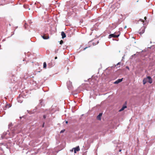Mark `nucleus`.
Here are the masks:
<instances>
[{
  "mask_svg": "<svg viewBox=\"0 0 155 155\" xmlns=\"http://www.w3.org/2000/svg\"><path fill=\"white\" fill-rule=\"evenodd\" d=\"M102 114L100 113L97 116V119L100 120H101V117L102 116Z\"/></svg>",
  "mask_w": 155,
  "mask_h": 155,
  "instance_id": "obj_12",
  "label": "nucleus"
},
{
  "mask_svg": "<svg viewBox=\"0 0 155 155\" xmlns=\"http://www.w3.org/2000/svg\"><path fill=\"white\" fill-rule=\"evenodd\" d=\"M11 105L10 104H7L6 105L5 107L4 108V109L5 110H6L7 108H9L11 107Z\"/></svg>",
  "mask_w": 155,
  "mask_h": 155,
  "instance_id": "obj_10",
  "label": "nucleus"
},
{
  "mask_svg": "<svg viewBox=\"0 0 155 155\" xmlns=\"http://www.w3.org/2000/svg\"><path fill=\"white\" fill-rule=\"evenodd\" d=\"M58 49H56L55 50L54 52L55 53H57L58 52Z\"/></svg>",
  "mask_w": 155,
  "mask_h": 155,
  "instance_id": "obj_21",
  "label": "nucleus"
},
{
  "mask_svg": "<svg viewBox=\"0 0 155 155\" xmlns=\"http://www.w3.org/2000/svg\"><path fill=\"white\" fill-rule=\"evenodd\" d=\"M120 7V4L119 3H116L115 4L112 5L111 6V7L110 8V9L111 10L114 9L113 11L114 12H115L117 9H116V8H118Z\"/></svg>",
  "mask_w": 155,
  "mask_h": 155,
  "instance_id": "obj_1",
  "label": "nucleus"
},
{
  "mask_svg": "<svg viewBox=\"0 0 155 155\" xmlns=\"http://www.w3.org/2000/svg\"><path fill=\"white\" fill-rule=\"evenodd\" d=\"M43 117L44 118H46V116L45 115H44Z\"/></svg>",
  "mask_w": 155,
  "mask_h": 155,
  "instance_id": "obj_27",
  "label": "nucleus"
},
{
  "mask_svg": "<svg viewBox=\"0 0 155 155\" xmlns=\"http://www.w3.org/2000/svg\"><path fill=\"white\" fill-rule=\"evenodd\" d=\"M117 24V22H115V23H114V24H112V25H113V28H114V26H115V24Z\"/></svg>",
  "mask_w": 155,
  "mask_h": 155,
  "instance_id": "obj_19",
  "label": "nucleus"
},
{
  "mask_svg": "<svg viewBox=\"0 0 155 155\" xmlns=\"http://www.w3.org/2000/svg\"><path fill=\"white\" fill-rule=\"evenodd\" d=\"M119 34L116 35L115 34H111L109 35L108 38H111L112 37H118L119 36Z\"/></svg>",
  "mask_w": 155,
  "mask_h": 155,
  "instance_id": "obj_4",
  "label": "nucleus"
},
{
  "mask_svg": "<svg viewBox=\"0 0 155 155\" xmlns=\"http://www.w3.org/2000/svg\"><path fill=\"white\" fill-rule=\"evenodd\" d=\"M39 105V106H44V100H43L41 99L40 100Z\"/></svg>",
  "mask_w": 155,
  "mask_h": 155,
  "instance_id": "obj_7",
  "label": "nucleus"
},
{
  "mask_svg": "<svg viewBox=\"0 0 155 155\" xmlns=\"http://www.w3.org/2000/svg\"><path fill=\"white\" fill-rule=\"evenodd\" d=\"M47 64L45 62H44L43 63V68H45L46 67Z\"/></svg>",
  "mask_w": 155,
  "mask_h": 155,
  "instance_id": "obj_17",
  "label": "nucleus"
},
{
  "mask_svg": "<svg viewBox=\"0 0 155 155\" xmlns=\"http://www.w3.org/2000/svg\"><path fill=\"white\" fill-rule=\"evenodd\" d=\"M127 28L126 26H125L124 27V28Z\"/></svg>",
  "mask_w": 155,
  "mask_h": 155,
  "instance_id": "obj_32",
  "label": "nucleus"
},
{
  "mask_svg": "<svg viewBox=\"0 0 155 155\" xmlns=\"http://www.w3.org/2000/svg\"><path fill=\"white\" fill-rule=\"evenodd\" d=\"M121 151V149H120L119 150V151L120 152Z\"/></svg>",
  "mask_w": 155,
  "mask_h": 155,
  "instance_id": "obj_30",
  "label": "nucleus"
},
{
  "mask_svg": "<svg viewBox=\"0 0 155 155\" xmlns=\"http://www.w3.org/2000/svg\"><path fill=\"white\" fill-rule=\"evenodd\" d=\"M74 150V153H76L77 151H78L80 150V148L79 146H78L75 148H74L73 149Z\"/></svg>",
  "mask_w": 155,
  "mask_h": 155,
  "instance_id": "obj_9",
  "label": "nucleus"
},
{
  "mask_svg": "<svg viewBox=\"0 0 155 155\" xmlns=\"http://www.w3.org/2000/svg\"><path fill=\"white\" fill-rule=\"evenodd\" d=\"M147 82V80L146 78H145L143 80V83L144 84H145Z\"/></svg>",
  "mask_w": 155,
  "mask_h": 155,
  "instance_id": "obj_16",
  "label": "nucleus"
},
{
  "mask_svg": "<svg viewBox=\"0 0 155 155\" xmlns=\"http://www.w3.org/2000/svg\"><path fill=\"white\" fill-rule=\"evenodd\" d=\"M87 48V47H86L85 48H84V50H85Z\"/></svg>",
  "mask_w": 155,
  "mask_h": 155,
  "instance_id": "obj_26",
  "label": "nucleus"
},
{
  "mask_svg": "<svg viewBox=\"0 0 155 155\" xmlns=\"http://www.w3.org/2000/svg\"><path fill=\"white\" fill-rule=\"evenodd\" d=\"M121 17H120V18L118 19L117 22V24H115L114 28H116L117 25L120 24V23L123 21V19H122V15H121Z\"/></svg>",
  "mask_w": 155,
  "mask_h": 155,
  "instance_id": "obj_2",
  "label": "nucleus"
},
{
  "mask_svg": "<svg viewBox=\"0 0 155 155\" xmlns=\"http://www.w3.org/2000/svg\"><path fill=\"white\" fill-rule=\"evenodd\" d=\"M123 79V78H122L121 79H118L116 81H115L114 82V83L115 84H117L121 82L122 81Z\"/></svg>",
  "mask_w": 155,
  "mask_h": 155,
  "instance_id": "obj_8",
  "label": "nucleus"
},
{
  "mask_svg": "<svg viewBox=\"0 0 155 155\" xmlns=\"http://www.w3.org/2000/svg\"><path fill=\"white\" fill-rule=\"evenodd\" d=\"M93 45H95V44H94V43H93Z\"/></svg>",
  "mask_w": 155,
  "mask_h": 155,
  "instance_id": "obj_34",
  "label": "nucleus"
},
{
  "mask_svg": "<svg viewBox=\"0 0 155 155\" xmlns=\"http://www.w3.org/2000/svg\"><path fill=\"white\" fill-rule=\"evenodd\" d=\"M65 130H62L61 132H60V133H63L64 132V131Z\"/></svg>",
  "mask_w": 155,
  "mask_h": 155,
  "instance_id": "obj_22",
  "label": "nucleus"
},
{
  "mask_svg": "<svg viewBox=\"0 0 155 155\" xmlns=\"http://www.w3.org/2000/svg\"><path fill=\"white\" fill-rule=\"evenodd\" d=\"M44 124H43V127H44Z\"/></svg>",
  "mask_w": 155,
  "mask_h": 155,
  "instance_id": "obj_36",
  "label": "nucleus"
},
{
  "mask_svg": "<svg viewBox=\"0 0 155 155\" xmlns=\"http://www.w3.org/2000/svg\"><path fill=\"white\" fill-rule=\"evenodd\" d=\"M55 58V59H57V57H55V58Z\"/></svg>",
  "mask_w": 155,
  "mask_h": 155,
  "instance_id": "obj_28",
  "label": "nucleus"
},
{
  "mask_svg": "<svg viewBox=\"0 0 155 155\" xmlns=\"http://www.w3.org/2000/svg\"><path fill=\"white\" fill-rule=\"evenodd\" d=\"M71 151H73V150H71Z\"/></svg>",
  "mask_w": 155,
  "mask_h": 155,
  "instance_id": "obj_37",
  "label": "nucleus"
},
{
  "mask_svg": "<svg viewBox=\"0 0 155 155\" xmlns=\"http://www.w3.org/2000/svg\"><path fill=\"white\" fill-rule=\"evenodd\" d=\"M25 28H26V27L25 26Z\"/></svg>",
  "mask_w": 155,
  "mask_h": 155,
  "instance_id": "obj_35",
  "label": "nucleus"
},
{
  "mask_svg": "<svg viewBox=\"0 0 155 155\" xmlns=\"http://www.w3.org/2000/svg\"><path fill=\"white\" fill-rule=\"evenodd\" d=\"M12 125V124H10L9 125H8V127H10Z\"/></svg>",
  "mask_w": 155,
  "mask_h": 155,
  "instance_id": "obj_23",
  "label": "nucleus"
},
{
  "mask_svg": "<svg viewBox=\"0 0 155 155\" xmlns=\"http://www.w3.org/2000/svg\"><path fill=\"white\" fill-rule=\"evenodd\" d=\"M135 55H136V54H134V55H132V57H134V56Z\"/></svg>",
  "mask_w": 155,
  "mask_h": 155,
  "instance_id": "obj_25",
  "label": "nucleus"
},
{
  "mask_svg": "<svg viewBox=\"0 0 155 155\" xmlns=\"http://www.w3.org/2000/svg\"><path fill=\"white\" fill-rule=\"evenodd\" d=\"M144 30H145V28H143L142 29L141 31H140V34H143L144 32V31H145Z\"/></svg>",
  "mask_w": 155,
  "mask_h": 155,
  "instance_id": "obj_15",
  "label": "nucleus"
},
{
  "mask_svg": "<svg viewBox=\"0 0 155 155\" xmlns=\"http://www.w3.org/2000/svg\"><path fill=\"white\" fill-rule=\"evenodd\" d=\"M61 35L62 36V38H64L66 37V35L64 33V31H62L61 33Z\"/></svg>",
  "mask_w": 155,
  "mask_h": 155,
  "instance_id": "obj_13",
  "label": "nucleus"
},
{
  "mask_svg": "<svg viewBox=\"0 0 155 155\" xmlns=\"http://www.w3.org/2000/svg\"><path fill=\"white\" fill-rule=\"evenodd\" d=\"M68 123V121H66V123L67 124Z\"/></svg>",
  "mask_w": 155,
  "mask_h": 155,
  "instance_id": "obj_31",
  "label": "nucleus"
},
{
  "mask_svg": "<svg viewBox=\"0 0 155 155\" xmlns=\"http://www.w3.org/2000/svg\"><path fill=\"white\" fill-rule=\"evenodd\" d=\"M146 78L147 80V82H148L150 84L152 82V81L151 78L150 76H148Z\"/></svg>",
  "mask_w": 155,
  "mask_h": 155,
  "instance_id": "obj_6",
  "label": "nucleus"
},
{
  "mask_svg": "<svg viewBox=\"0 0 155 155\" xmlns=\"http://www.w3.org/2000/svg\"><path fill=\"white\" fill-rule=\"evenodd\" d=\"M120 64V62H119L116 65V66H117L119 64ZM116 66V65L115 66Z\"/></svg>",
  "mask_w": 155,
  "mask_h": 155,
  "instance_id": "obj_24",
  "label": "nucleus"
},
{
  "mask_svg": "<svg viewBox=\"0 0 155 155\" xmlns=\"http://www.w3.org/2000/svg\"><path fill=\"white\" fill-rule=\"evenodd\" d=\"M63 43V41L62 40H61L60 42V44L62 45Z\"/></svg>",
  "mask_w": 155,
  "mask_h": 155,
  "instance_id": "obj_20",
  "label": "nucleus"
},
{
  "mask_svg": "<svg viewBox=\"0 0 155 155\" xmlns=\"http://www.w3.org/2000/svg\"><path fill=\"white\" fill-rule=\"evenodd\" d=\"M127 107V106L126 105H124L123 107L119 110V111L120 112L124 110V109Z\"/></svg>",
  "mask_w": 155,
  "mask_h": 155,
  "instance_id": "obj_14",
  "label": "nucleus"
},
{
  "mask_svg": "<svg viewBox=\"0 0 155 155\" xmlns=\"http://www.w3.org/2000/svg\"><path fill=\"white\" fill-rule=\"evenodd\" d=\"M126 68L127 69H129V68L128 67H126Z\"/></svg>",
  "mask_w": 155,
  "mask_h": 155,
  "instance_id": "obj_33",
  "label": "nucleus"
},
{
  "mask_svg": "<svg viewBox=\"0 0 155 155\" xmlns=\"http://www.w3.org/2000/svg\"><path fill=\"white\" fill-rule=\"evenodd\" d=\"M145 20H146V18H147V17H145L144 18Z\"/></svg>",
  "mask_w": 155,
  "mask_h": 155,
  "instance_id": "obj_29",
  "label": "nucleus"
},
{
  "mask_svg": "<svg viewBox=\"0 0 155 155\" xmlns=\"http://www.w3.org/2000/svg\"><path fill=\"white\" fill-rule=\"evenodd\" d=\"M17 100L18 102L20 103H21L22 102V97L21 95H19V97L17 98Z\"/></svg>",
  "mask_w": 155,
  "mask_h": 155,
  "instance_id": "obj_5",
  "label": "nucleus"
},
{
  "mask_svg": "<svg viewBox=\"0 0 155 155\" xmlns=\"http://www.w3.org/2000/svg\"><path fill=\"white\" fill-rule=\"evenodd\" d=\"M144 21L142 19H139V20L138 21V24L141 23L143 25H144Z\"/></svg>",
  "mask_w": 155,
  "mask_h": 155,
  "instance_id": "obj_11",
  "label": "nucleus"
},
{
  "mask_svg": "<svg viewBox=\"0 0 155 155\" xmlns=\"http://www.w3.org/2000/svg\"><path fill=\"white\" fill-rule=\"evenodd\" d=\"M67 84L68 88L69 90L71 89L72 86L71 82L70 81H68L67 82Z\"/></svg>",
  "mask_w": 155,
  "mask_h": 155,
  "instance_id": "obj_3",
  "label": "nucleus"
},
{
  "mask_svg": "<svg viewBox=\"0 0 155 155\" xmlns=\"http://www.w3.org/2000/svg\"><path fill=\"white\" fill-rule=\"evenodd\" d=\"M42 38L44 39H46L48 38V37L47 38V37L43 35L42 36Z\"/></svg>",
  "mask_w": 155,
  "mask_h": 155,
  "instance_id": "obj_18",
  "label": "nucleus"
}]
</instances>
